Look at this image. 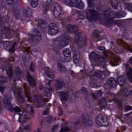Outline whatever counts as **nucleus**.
<instances>
[{"label":"nucleus","instance_id":"1","mask_svg":"<svg viewBox=\"0 0 132 132\" xmlns=\"http://www.w3.org/2000/svg\"><path fill=\"white\" fill-rule=\"evenodd\" d=\"M86 16L89 21L92 20H97L100 18V15L97 11L91 8L89 4L85 10Z\"/></svg>","mask_w":132,"mask_h":132},{"label":"nucleus","instance_id":"2","mask_svg":"<svg viewBox=\"0 0 132 132\" xmlns=\"http://www.w3.org/2000/svg\"><path fill=\"white\" fill-rule=\"evenodd\" d=\"M64 2L67 5L80 9L84 7L85 5L81 0H64Z\"/></svg>","mask_w":132,"mask_h":132},{"label":"nucleus","instance_id":"3","mask_svg":"<svg viewBox=\"0 0 132 132\" xmlns=\"http://www.w3.org/2000/svg\"><path fill=\"white\" fill-rule=\"evenodd\" d=\"M69 35L68 32H66L61 36V40L60 42H59L57 40H55L54 41V44L56 46L60 45L61 46L64 47L69 44Z\"/></svg>","mask_w":132,"mask_h":132},{"label":"nucleus","instance_id":"4","mask_svg":"<svg viewBox=\"0 0 132 132\" xmlns=\"http://www.w3.org/2000/svg\"><path fill=\"white\" fill-rule=\"evenodd\" d=\"M107 61V59L104 57L99 56L97 58L93 63H92V68L90 70H89L88 69V71L89 73H91L93 71V69L96 65L98 66L104 65Z\"/></svg>","mask_w":132,"mask_h":132},{"label":"nucleus","instance_id":"5","mask_svg":"<svg viewBox=\"0 0 132 132\" xmlns=\"http://www.w3.org/2000/svg\"><path fill=\"white\" fill-rule=\"evenodd\" d=\"M12 98L11 96L10 95L4 96V106L6 109L10 111H12L13 110L11 103Z\"/></svg>","mask_w":132,"mask_h":132},{"label":"nucleus","instance_id":"6","mask_svg":"<svg viewBox=\"0 0 132 132\" xmlns=\"http://www.w3.org/2000/svg\"><path fill=\"white\" fill-rule=\"evenodd\" d=\"M51 10L55 17L59 16L61 13V8L60 5L57 3H53L51 6Z\"/></svg>","mask_w":132,"mask_h":132},{"label":"nucleus","instance_id":"7","mask_svg":"<svg viewBox=\"0 0 132 132\" xmlns=\"http://www.w3.org/2000/svg\"><path fill=\"white\" fill-rule=\"evenodd\" d=\"M82 123L85 125L89 127H91L93 124L92 119L87 114H84L81 116Z\"/></svg>","mask_w":132,"mask_h":132},{"label":"nucleus","instance_id":"8","mask_svg":"<svg viewBox=\"0 0 132 132\" xmlns=\"http://www.w3.org/2000/svg\"><path fill=\"white\" fill-rule=\"evenodd\" d=\"M16 43L12 44L9 41H5L3 42V46L4 49L9 51L13 52L15 51L14 47Z\"/></svg>","mask_w":132,"mask_h":132},{"label":"nucleus","instance_id":"9","mask_svg":"<svg viewBox=\"0 0 132 132\" xmlns=\"http://www.w3.org/2000/svg\"><path fill=\"white\" fill-rule=\"evenodd\" d=\"M48 33L52 35H54L57 33L58 31V28L54 23H50L48 25Z\"/></svg>","mask_w":132,"mask_h":132},{"label":"nucleus","instance_id":"10","mask_svg":"<svg viewBox=\"0 0 132 132\" xmlns=\"http://www.w3.org/2000/svg\"><path fill=\"white\" fill-rule=\"evenodd\" d=\"M96 123L100 126H103L106 127L109 125L107 118L104 116L102 117L100 119H97Z\"/></svg>","mask_w":132,"mask_h":132},{"label":"nucleus","instance_id":"11","mask_svg":"<svg viewBox=\"0 0 132 132\" xmlns=\"http://www.w3.org/2000/svg\"><path fill=\"white\" fill-rule=\"evenodd\" d=\"M126 69V72L127 78L130 82L132 83V69L128 64L124 65Z\"/></svg>","mask_w":132,"mask_h":132},{"label":"nucleus","instance_id":"12","mask_svg":"<svg viewBox=\"0 0 132 132\" xmlns=\"http://www.w3.org/2000/svg\"><path fill=\"white\" fill-rule=\"evenodd\" d=\"M34 99L33 100V103L35 105H38L39 107L40 106L41 104V102L44 101L45 102H47L48 101V100L47 98L44 99L42 96H36L34 97Z\"/></svg>","mask_w":132,"mask_h":132},{"label":"nucleus","instance_id":"13","mask_svg":"<svg viewBox=\"0 0 132 132\" xmlns=\"http://www.w3.org/2000/svg\"><path fill=\"white\" fill-rule=\"evenodd\" d=\"M101 13L103 19L106 20L105 22V23L107 22H110L112 20V18L110 16V13L109 10L102 11L101 12Z\"/></svg>","mask_w":132,"mask_h":132},{"label":"nucleus","instance_id":"14","mask_svg":"<svg viewBox=\"0 0 132 132\" xmlns=\"http://www.w3.org/2000/svg\"><path fill=\"white\" fill-rule=\"evenodd\" d=\"M65 84L62 79L61 77L58 78L55 81V87L57 90L62 89L64 87Z\"/></svg>","mask_w":132,"mask_h":132},{"label":"nucleus","instance_id":"15","mask_svg":"<svg viewBox=\"0 0 132 132\" xmlns=\"http://www.w3.org/2000/svg\"><path fill=\"white\" fill-rule=\"evenodd\" d=\"M105 85V86H108L109 87L112 88L116 87L117 83L114 78H111L106 81Z\"/></svg>","mask_w":132,"mask_h":132},{"label":"nucleus","instance_id":"16","mask_svg":"<svg viewBox=\"0 0 132 132\" xmlns=\"http://www.w3.org/2000/svg\"><path fill=\"white\" fill-rule=\"evenodd\" d=\"M23 87L24 90L23 92L26 97L27 98V101H30L32 99L31 98L30 91L28 87L24 84L23 85Z\"/></svg>","mask_w":132,"mask_h":132},{"label":"nucleus","instance_id":"17","mask_svg":"<svg viewBox=\"0 0 132 132\" xmlns=\"http://www.w3.org/2000/svg\"><path fill=\"white\" fill-rule=\"evenodd\" d=\"M1 68L3 71L5 70H6V73L10 78L12 77L13 70L11 67H8L7 69V67L4 65H3L1 66Z\"/></svg>","mask_w":132,"mask_h":132},{"label":"nucleus","instance_id":"18","mask_svg":"<svg viewBox=\"0 0 132 132\" xmlns=\"http://www.w3.org/2000/svg\"><path fill=\"white\" fill-rule=\"evenodd\" d=\"M93 75L94 76L97 77L101 80H104L106 77V74L104 72L100 71L94 72Z\"/></svg>","mask_w":132,"mask_h":132},{"label":"nucleus","instance_id":"19","mask_svg":"<svg viewBox=\"0 0 132 132\" xmlns=\"http://www.w3.org/2000/svg\"><path fill=\"white\" fill-rule=\"evenodd\" d=\"M27 78L28 81L29 85L30 87H34L36 86V83L35 80L30 75L28 74L27 76Z\"/></svg>","mask_w":132,"mask_h":132},{"label":"nucleus","instance_id":"20","mask_svg":"<svg viewBox=\"0 0 132 132\" xmlns=\"http://www.w3.org/2000/svg\"><path fill=\"white\" fill-rule=\"evenodd\" d=\"M47 25L46 22L44 19H40L38 20L37 26L38 28L41 30H43L44 28H45Z\"/></svg>","mask_w":132,"mask_h":132},{"label":"nucleus","instance_id":"21","mask_svg":"<svg viewBox=\"0 0 132 132\" xmlns=\"http://www.w3.org/2000/svg\"><path fill=\"white\" fill-rule=\"evenodd\" d=\"M21 15L23 16L29 17L32 14L31 10L29 8H27L26 10L25 9H21Z\"/></svg>","mask_w":132,"mask_h":132},{"label":"nucleus","instance_id":"22","mask_svg":"<svg viewBox=\"0 0 132 132\" xmlns=\"http://www.w3.org/2000/svg\"><path fill=\"white\" fill-rule=\"evenodd\" d=\"M72 90H68L67 92H63L61 94V99L63 101H66L68 100L70 94Z\"/></svg>","mask_w":132,"mask_h":132},{"label":"nucleus","instance_id":"23","mask_svg":"<svg viewBox=\"0 0 132 132\" xmlns=\"http://www.w3.org/2000/svg\"><path fill=\"white\" fill-rule=\"evenodd\" d=\"M62 62L60 60H59L57 63V69L58 71L61 73L64 72L66 69V68L62 65Z\"/></svg>","mask_w":132,"mask_h":132},{"label":"nucleus","instance_id":"24","mask_svg":"<svg viewBox=\"0 0 132 132\" xmlns=\"http://www.w3.org/2000/svg\"><path fill=\"white\" fill-rule=\"evenodd\" d=\"M99 55L94 52H91L89 55V59L90 60L91 63H93L97 58L99 56Z\"/></svg>","mask_w":132,"mask_h":132},{"label":"nucleus","instance_id":"25","mask_svg":"<svg viewBox=\"0 0 132 132\" xmlns=\"http://www.w3.org/2000/svg\"><path fill=\"white\" fill-rule=\"evenodd\" d=\"M117 81L119 84L121 86H123L126 84V79L125 77L121 76L118 77Z\"/></svg>","mask_w":132,"mask_h":132},{"label":"nucleus","instance_id":"26","mask_svg":"<svg viewBox=\"0 0 132 132\" xmlns=\"http://www.w3.org/2000/svg\"><path fill=\"white\" fill-rule=\"evenodd\" d=\"M52 1L51 0H48L44 4V8L43 10L44 13H46L49 10V6L52 4Z\"/></svg>","mask_w":132,"mask_h":132},{"label":"nucleus","instance_id":"27","mask_svg":"<svg viewBox=\"0 0 132 132\" xmlns=\"http://www.w3.org/2000/svg\"><path fill=\"white\" fill-rule=\"evenodd\" d=\"M68 30L71 33H76L78 30L77 27L70 24H68L67 26Z\"/></svg>","mask_w":132,"mask_h":132},{"label":"nucleus","instance_id":"28","mask_svg":"<svg viewBox=\"0 0 132 132\" xmlns=\"http://www.w3.org/2000/svg\"><path fill=\"white\" fill-rule=\"evenodd\" d=\"M40 37L38 36H34L30 37L29 39L31 40V42H33L34 44H36L39 42L40 40Z\"/></svg>","mask_w":132,"mask_h":132},{"label":"nucleus","instance_id":"29","mask_svg":"<svg viewBox=\"0 0 132 132\" xmlns=\"http://www.w3.org/2000/svg\"><path fill=\"white\" fill-rule=\"evenodd\" d=\"M130 90H128L126 88H125L124 89H122L119 91V93L122 96H127L128 94H130L129 92Z\"/></svg>","mask_w":132,"mask_h":132},{"label":"nucleus","instance_id":"30","mask_svg":"<svg viewBox=\"0 0 132 132\" xmlns=\"http://www.w3.org/2000/svg\"><path fill=\"white\" fill-rule=\"evenodd\" d=\"M13 13L14 15L16 20H17L18 18L20 17L23 16L21 15V14H22V13H21V10H20V12L17 10L14 11Z\"/></svg>","mask_w":132,"mask_h":132},{"label":"nucleus","instance_id":"31","mask_svg":"<svg viewBox=\"0 0 132 132\" xmlns=\"http://www.w3.org/2000/svg\"><path fill=\"white\" fill-rule=\"evenodd\" d=\"M16 33L15 31L9 29L7 31V34L9 37H12L15 36Z\"/></svg>","mask_w":132,"mask_h":132},{"label":"nucleus","instance_id":"32","mask_svg":"<svg viewBox=\"0 0 132 132\" xmlns=\"http://www.w3.org/2000/svg\"><path fill=\"white\" fill-rule=\"evenodd\" d=\"M99 104L100 106L101 107H104L107 104V103L105 98L101 99L99 101Z\"/></svg>","mask_w":132,"mask_h":132},{"label":"nucleus","instance_id":"33","mask_svg":"<svg viewBox=\"0 0 132 132\" xmlns=\"http://www.w3.org/2000/svg\"><path fill=\"white\" fill-rule=\"evenodd\" d=\"M77 45L81 47L84 45L86 44V41L85 39L82 38L76 40Z\"/></svg>","mask_w":132,"mask_h":132},{"label":"nucleus","instance_id":"34","mask_svg":"<svg viewBox=\"0 0 132 132\" xmlns=\"http://www.w3.org/2000/svg\"><path fill=\"white\" fill-rule=\"evenodd\" d=\"M82 93L84 94V95L86 96V98H88L89 96V92L87 90L86 88L83 87L81 89Z\"/></svg>","mask_w":132,"mask_h":132},{"label":"nucleus","instance_id":"35","mask_svg":"<svg viewBox=\"0 0 132 132\" xmlns=\"http://www.w3.org/2000/svg\"><path fill=\"white\" fill-rule=\"evenodd\" d=\"M7 80V78L5 77L0 75V85L5 83Z\"/></svg>","mask_w":132,"mask_h":132},{"label":"nucleus","instance_id":"36","mask_svg":"<svg viewBox=\"0 0 132 132\" xmlns=\"http://www.w3.org/2000/svg\"><path fill=\"white\" fill-rule=\"evenodd\" d=\"M52 80H49L47 84H46L45 88L51 92H53V90L52 88V86L51 85V83L52 81Z\"/></svg>","mask_w":132,"mask_h":132},{"label":"nucleus","instance_id":"37","mask_svg":"<svg viewBox=\"0 0 132 132\" xmlns=\"http://www.w3.org/2000/svg\"><path fill=\"white\" fill-rule=\"evenodd\" d=\"M62 53L64 56H71L70 51L68 49H66L63 50Z\"/></svg>","mask_w":132,"mask_h":132},{"label":"nucleus","instance_id":"38","mask_svg":"<svg viewBox=\"0 0 132 132\" xmlns=\"http://www.w3.org/2000/svg\"><path fill=\"white\" fill-rule=\"evenodd\" d=\"M7 3L10 5H15L17 2V0H6Z\"/></svg>","mask_w":132,"mask_h":132},{"label":"nucleus","instance_id":"39","mask_svg":"<svg viewBox=\"0 0 132 132\" xmlns=\"http://www.w3.org/2000/svg\"><path fill=\"white\" fill-rule=\"evenodd\" d=\"M31 35L32 36H37L39 37H40V32L38 31V30L36 29L33 30L32 31V34Z\"/></svg>","mask_w":132,"mask_h":132},{"label":"nucleus","instance_id":"40","mask_svg":"<svg viewBox=\"0 0 132 132\" xmlns=\"http://www.w3.org/2000/svg\"><path fill=\"white\" fill-rule=\"evenodd\" d=\"M19 121L21 122L22 123H24L27 120L28 117H26L25 116L24 117L22 116H20L19 117Z\"/></svg>","mask_w":132,"mask_h":132},{"label":"nucleus","instance_id":"41","mask_svg":"<svg viewBox=\"0 0 132 132\" xmlns=\"http://www.w3.org/2000/svg\"><path fill=\"white\" fill-rule=\"evenodd\" d=\"M117 61L116 59H115L114 57H112L111 59V60L110 61V63L112 66H114L117 64Z\"/></svg>","mask_w":132,"mask_h":132},{"label":"nucleus","instance_id":"42","mask_svg":"<svg viewBox=\"0 0 132 132\" xmlns=\"http://www.w3.org/2000/svg\"><path fill=\"white\" fill-rule=\"evenodd\" d=\"M126 14L124 12H119L116 14V16L118 18H120L125 16Z\"/></svg>","mask_w":132,"mask_h":132},{"label":"nucleus","instance_id":"43","mask_svg":"<svg viewBox=\"0 0 132 132\" xmlns=\"http://www.w3.org/2000/svg\"><path fill=\"white\" fill-rule=\"evenodd\" d=\"M30 58V55L29 54L23 55L22 58L24 62H26L28 61Z\"/></svg>","mask_w":132,"mask_h":132},{"label":"nucleus","instance_id":"44","mask_svg":"<svg viewBox=\"0 0 132 132\" xmlns=\"http://www.w3.org/2000/svg\"><path fill=\"white\" fill-rule=\"evenodd\" d=\"M93 35L94 37L97 38L99 36L100 33L97 30H95L93 31Z\"/></svg>","mask_w":132,"mask_h":132},{"label":"nucleus","instance_id":"45","mask_svg":"<svg viewBox=\"0 0 132 132\" xmlns=\"http://www.w3.org/2000/svg\"><path fill=\"white\" fill-rule=\"evenodd\" d=\"M13 111H14L17 112L18 114H20V113L22 112V110L20 108L19 106H16V107L14 108H13Z\"/></svg>","mask_w":132,"mask_h":132},{"label":"nucleus","instance_id":"46","mask_svg":"<svg viewBox=\"0 0 132 132\" xmlns=\"http://www.w3.org/2000/svg\"><path fill=\"white\" fill-rule=\"evenodd\" d=\"M18 101L21 104H23L24 102V100L23 97L22 96L17 97Z\"/></svg>","mask_w":132,"mask_h":132},{"label":"nucleus","instance_id":"47","mask_svg":"<svg viewBox=\"0 0 132 132\" xmlns=\"http://www.w3.org/2000/svg\"><path fill=\"white\" fill-rule=\"evenodd\" d=\"M46 74L47 76L50 78H52L54 76V72H47Z\"/></svg>","mask_w":132,"mask_h":132},{"label":"nucleus","instance_id":"48","mask_svg":"<svg viewBox=\"0 0 132 132\" xmlns=\"http://www.w3.org/2000/svg\"><path fill=\"white\" fill-rule=\"evenodd\" d=\"M46 120L48 123H50L52 121V117L51 116H48L46 118Z\"/></svg>","mask_w":132,"mask_h":132},{"label":"nucleus","instance_id":"49","mask_svg":"<svg viewBox=\"0 0 132 132\" xmlns=\"http://www.w3.org/2000/svg\"><path fill=\"white\" fill-rule=\"evenodd\" d=\"M80 58V56H74L73 59L74 62L75 63H78L79 62V60Z\"/></svg>","mask_w":132,"mask_h":132},{"label":"nucleus","instance_id":"50","mask_svg":"<svg viewBox=\"0 0 132 132\" xmlns=\"http://www.w3.org/2000/svg\"><path fill=\"white\" fill-rule=\"evenodd\" d=\"M81 32H78L75 35V40L78 39H80L81 38Z\"/></svg>","mask_w":132,"mask_h":132},{"label":"nucleus","instance_id":"51","mask_svg":"<svg viewBox=\"0 0 132 132\" xmlns=\"http://www.w3.org/2000/svg\"><path fill=\"white\" fill-rule=\"evenodd\" d=\"M69 129L68 127L65 128H61L60 131V132H68L69 131Z\"/></svg>","mask_w":132,"mask_h":132},{"label":"nucleus","instance_id":"52","mask_svg":"<svg viewBox=\"0 0 132 132\" xmlns=\"http://www.w3.org/2000/svg\"><path fill=\"white\" fill-rule=\"evenodd\" d=\"M38 4V1H32L31 5L32 7H36L37 6Z\"/></svg>","mask_w":132,"mask_h":132},{"label":"nucleus","instance_id":"53","mask_svg":"<svg viewBox=\"0 0 132 132\" xmlns=\"http://www.w3.org/2000/svg\"><path fill=\"white\" fill-rule=\"evenodd\" d=\"M112 7L114 9H117L118 7V3H114L111 2Z\"/></svg>","mask_w":132,"mask_h":132},{"label":"nucleus","instance_id":"54","mask_svg":"<svg viewBox=\"0 0 132 132\" xmlns=\"http://www.w3.org/2000/svg\"><path fill=\"white\" fill-rule=\"evenodd\" d=\"M125 110L126 111H128L132 110V106L126 105L125 107Z\"/></svg>","mask_w":132,"mask_h":132},{"label":"nucleus","instance_id":"55","mask_svg":"<svg viewBox=\"0 0 132 132\" xmlns=\"http://www.w3.org/2000/svg\"><path fill=\"white\" fill-rule=\"evenodd\" d=\"M71 58V56H65L64 61L65 62H67L69 61Z\"/></svg>","mask_w":132,"mask_h":132},{"label":"nucleus","instance_id":"56","mask_svg":"<svg viewBox=\"0 0 132 132\" xmlns=\"http://www.w3.org/2000/svg\"><path fill=\"white\" fill-rule=\"evenodd\" d=\"M89 84L92 87H96L97 85L96 83H95L92 81L90 82Z\"/></svg>","mask_w":132,"mask_h":132},{"label":"nucleus","instance_id":"57","mask_svg":"<svg viewBox=\"0 0 132 132\" xmlns=\"http://www.w3.org/2000/svg\"><path fill=\"white\" fill-rule=\"evenodd\" d=\"M74 56H80V52L78 50H76L74 52Z\"/></svg>","mask_w":132,"mask_h":132},{"label":"nucleus","instance_id":"58","mask_svg":"<svg viewBox=\"0 0 132 132\" xmlns=\"http://www.w3.org/2000/svg\"><path fill=\"white\" fill-rule=\"evenodd\" d=\"M39 88L40 91H42L43 92H45V90L44 89L45 88H45L43 87L41 84H40Z\"/></svg>","mask_w":132,"mask_h":132},{"label":"nucleus","instance_id":"59","mask_svg":"<svg viewBox=\"0 0 132 132\" xmlns=\"http://www.w3.org/2000/svg\"><path fill=\"white\" fill-rule=\"evenodd\" d=\"M97 49L100 51H104L105 50L104 46H99L97 47Z\"/></svg>","mask_w":132,"mask_h":132},{"label":"nucleus","instance_id":"60","mask_svg":"<svg viewBox=\"0 0 132 132\" xmlns=\"http://www.w3.org/2000/svg\"><path fill=\"white\" fill-rule=\"evenodd\" d=\"M20 114H21V115L20 116H22L24 117V116H25L26 117L27 116V114H28V113L26 112V111H24L22 113H20Z\"/></svg>","mask_w":132,"mask_h":132},{"label":"nucleus","instance_id":"61","mask_svg":"<svg viewBox=\"0 0 132 132\" xmlns=\"http://www.w3.org/2000/svg\"><path fill=\"white\" fill-rule=\"evenodd\" d=\"M102 93H103L102 92L101 90L98 91L97 95L98 97L101 96L102 94Z\"/></svg>","mask_w":132,"mask_h":132},{"label":"nucleus","instance_id":"62","mask_svg":"<svg viewBox=\"0 0 132 132\" xmlns=\"http://www.w3.org/2000/svg\"><path fill=\"white\" fill-rule=\"evenodd\" d=\"M21 92L22 89H19L18 90L17 93V97L22 96L21 93Z\"/></svg>","mask_w":132,"mask_h":132},{"label":"nucleus","instance_id":"63","mask_svg":"<svg viewBox=\"0 0 132 132\" xmlns=\"http://www.w3.org/2000/svg\"><path fill=\"white\" fill-rule=\"evenodd\" d=\"M59 127L57 125H56L53 126L52 128V130L54 131L57 130L59 128Z\"/></svg>","mask_w":132,"mask_h":132},{"label":"nucleus","instance_id":"64","mask_svg":"<svg viewBox=\"0 0 132 132\" xmlns=\"http://www.w3.org/2000/svg\"><path fill=\"white\" fill-rule=\"evenodd\" d=\"M34 65L32 64H31L30 67V70L32 72H34Z\"/></svg>","mask_w":132,"mask_h":132}]
</instances>
